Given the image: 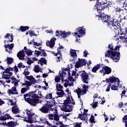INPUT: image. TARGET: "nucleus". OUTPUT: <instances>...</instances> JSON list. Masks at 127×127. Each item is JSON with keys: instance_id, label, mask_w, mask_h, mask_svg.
<instances>
[{"instance_id": "0eeeda50", "label": "nucleus", "mask_w": 127, "mask_h": 127, "mask_svg": "<svg viewBox=\"0 0 127 127\" xmlns=\"http://www.w3.org/2000/svg\"><path fill=\"white\" fill-rule=\"evenodd\" d=\"M22 86H26V88H22L21 90V94H24L26 91L30 89L29 87L31 86V83H30V81L26 80L25 83H22Z\"/></svg>"}, {"instance_id": "58836bf2", "label": "nucleus", "mask_w": 127, "mask_h": 127, "mask_svg": "<svg viewBox=\"0 0 127 127\" xmlns=\"http://www.w3.org/2000/svg\"><path fill=\"white\" fill-rule=\"evenodd\" d=\"M14 122L11 121L7 123V126L8 127H14Z\"/></svg>"}, {"instance_id": "c756f323", "label": "nucleus", "mask_w": 127, "mask_h": 127, "mask_svg": "<svg viewBox=\"0 0 127 127\" xmlns=\"http://www.w3.org/2000/svg\"><path fill=\"white\" fill-rule=\"evenodd\" d=\"M57 95L59 96V97H63V95H65V93H64V90H57Z\"/></svg>"}, {"instance_id": "6e6d98bb", "label": "nucleus", "mask_w": 127, "mask_h": 127, "mask_svg": "<svg viewBox=\"0 0 127 127\" xmlns=\"http://www.w3.org/2000/svg\"><path fill=\"white\" fill-rule=\"evenodd\" d=\"M91 106H92V108H97L98 107V102H95L93 104H91Z\"/></svg>"}, {"instance_id": "a211bd4d", "label": "nucleus", "mask_w": 127, "mask_h": 127, "mask_svg": "<svg viewBox=\"0 0 127 127\" xmlns=\"http://www.w3.org/2000/svg\"><path fill=\"white\" fill-rule=\"evenodd\" d=\"M119 29H120V33L119 34L120 35H127V28H122V26L121 24L119 25Z\"/></svg>"}, {"instance_id": "2eb2a0df", "label": "nucleus", "mask_w": 127, "mask_h": 127, "mask_svg": "<svg viewBox=\"0 0 127 127\" xmlns=\"http://www.w3.org/2000/svg\"><path fill=\"white\" fill-rule=\"evenodd\" d=\"M77 30L79 35H85L86 34V29L84 28V26L79 27Z\"/></svg>"}, {"instance_id": "c85d7f7f", "label": "nucleus", "mask_w": 127, "mask_h": 127, "mask_svg": "<svg viewBox=\"0 0 127 127\" xmlns=\"http://www.w3.org/2000/svg\"><path fill=\"white\" fill-rule=\"evenodd\" d=\"M20 31L21 32H24V31H26V30H28L29 29V26H21L20 27Z\"/></svg>"}, {"instance_id": "bb28decb", "label": "nucleus", "mask_w": 127, "mask_h": 127, "mask_svg": "<svg viewBox=\"0 0 127 127\" xmlns=\"http://www.w3.org/2000/svg\"><path fill=\"white\" fill-rule=\"evenodd\" d=\"M12 112L13 114L19 113V109L17 108V106L14 105L12 108Z\"/></svg>"}, {"instance_id": "680f3d73", "label": "nucleus", "mask_w": 127, "mask_h": 127, "mask_svg": "<svg viewBox=\"0 0 127 127\" xmlns=\"http://www.w3.org/2000/svg\"><path fill=\"white\" fill-rule=\"evenodd\" d=\"M60 59H62V55L57 57V62H60V61H61Z\"/></svg>"}, {"instance_id": "4c0bfd02", "label": "nucleus", "mask_w": 127, "mask_h": 127, "mask_svg": "<svg viewBox=\"0 0 127 127\" xmlns=\"http://www.w3.org/2000/svg\"><path fill=\"white\" fill-rule=\"evenodd\" d=\"M63 86L61 85V84L57 83L56 85V91L58 90H63Z\"/></svg>"}, {"instance_id": "a878e982", "label": "nucleus", "mask_w": 127, "mask_h": 127, "mask_svg": "<svg viewBox=\"0 0 127 127\" xmlns=\"http://www.w3.org/2000/svg\"><path fill=\"white\" fill-rule=\"evenodd\" d=\"M76 51L77 50H73L72 49H70V54L71 57H73L74 58H75V57H77V53H76Z\"/></svg>"}, {"instance_id": "603ef678", "label": "nucleus", "mask_w": 127, "mask_h": 127, "mask_svg": "<svg viewBox=\"0 0 127 127\" xmlns=\"http://www.w3.org/2000/svg\"><path fill=\"white\" fill-rule=\"evenodd\" d=\"M34 71L35 73H39V67L38 66H35Z\"/></svg>"}, {"instance_id": "9d476101", "label": "nucleus", "mask_w": 127, "mask_h": 127, "mask_svg": "<svg viewBox=\"0 0 127 127\" xmlns=\"http://www.w3.org/2000/svg\"><path fill=\"white\" fill-rule=\"evenodd\" d=\"M39 111L43 114H48L50 113V111H52V108L48 107V106L45 104L39 109Z\"/></svg>"}, {"instance_id": "a19ab883", "label": "nucleus", "mask_w": 127, "mask_h": 127, "mask_svg": "<svg viewBox=\"0 0 127 127\" xmlns=\"http://www.w3.org/2000/svg\"><path fill=\"white\" fill-rule=\"evenodd\" d=\"M73 34H74L75 37L76 38L75 41L76 42H79V40L78 39V37L79 38H80V37H81V36H80V35H78L77 32H75V33H74Z\"/></svg>"}, {"instance_id": "cd10ccee", "label": "nucleus", "mask_w": 127, "mask_h": 127, "mask_svg": "<svg viewBox=\"0 0 127 127\" xmlns=\"http://www.w3.org/2000/svg\"><path fill=\"white\" fill-rule=\"evenodd\" d=\"M82 87L83 88V89H81L82 91V93L87 94V91L89 89L88 86L86 85V84H83V85H82Z\"/></svg>"}, {"instance_id": "20e7f679", "label": "nucleus", "mask_w": 127, "mask_h": 127, "mask_svg": "<svg viewBox=\"0 0 127 127\" xmlns=\"http://www.w3.org/2000/svg\"><path fill=\"white\" fill-rule=\"evenodd\" d=\"M120 24H121L119 22V20L113 19L110 23L107 24V27L112 31H117L119 29Z\"/></svg>"}, {"instance_id": "423d86ee", "label": "nucleus", "mask_w": 127, "mask_h": 127, "mask_svg": "<svg viewBox=\"0 0 127 127\" xmlns=\"http://www.w3.org/2000/svg\"><path fill=\"white\" fill-rule=\"evenodd\" d=\"M25 100L31 106H33V107H35L37 104H38L39 102V98H31L30 97L27 98V99H25Z\"/></svg>"}, {"instance_id": "e2e57ef3", "label": "nucleus", "mask_w": 127, "mask_h": 127, "mask_svg": "<svg viewBox=\"0 0 127 127\" xmlns=\"http://www.w3.org/2000/svg\"><path fill=\"white\" fill-rule=\"evenodd\" d=\"M69 69H70V66L69 65V64H68L67 68H63V71H64V72H65V71H67L68 72L69 70Z\"/></svg>"}, {"instance_id": "b1692460", "label": "nucleus", "mask_w": 127, "mask_h": 127, "mask_svg": "<svg viewBox=\"0 0 127 127\" xmlns=\"http://www.w3.org/2000/svg\"><path fill=\"white\" fill-rule=\"evenodd\" d=\"M34 114H27L28 119L27 120H25L26 123H29L30 124H32L33 123V120H32V116H34Z\"/></svg>"}, {"instance_id": "864d4df0", "label": "nucleus", "mask_w": 127, "mask_h": 127, "mask_svg": "<svg viewBox=\"0 0 127 127\" xmlns=\"http://www.w3.org/2000/svg\"><path fill=\"white\" fill-rule=\"evenodd\" d=\"M41 51L42 52V54H41L40 56H44V57L47 56V54H46V52H45V51H44V50H43Z\"/></svg>"}, {"instance_id": "f03ea898", "label": "nucleus", "mask_w": 127, "mask_h": 127, "mask_svg": "<svg viewBox=\"0 0 127 127\" xmlns=\"http://www.w3.org/2000/svg\"><path fill=\"white\" fill-rule=\"evenodd\" d=\"M106 3H107L106 0H97L95 4V7H96L97 10H104V9L110 10V8L111 6V4L108 3L107 5H105Z\"/></svg>"}, {"instance_id": "7ed1b4c3", "label": "nucleus", "mask_w": 127, "mask_h": 127, "mask_svg": "<svg viewBox=\"0 0 127 127\" xmlns=\"http://www.w3.org/2000/svg\"><path fill=\"white\" fill-rule=\"evenodd\" d=\"M102 10H97L98 15H96V16L101 18L103 22H106L108 24L114 18H112L110 15L106 14L105 13L102 12Z\"/></svg>"}, {"instance_id": "dca6fc26", "label": "nucleus", "mask_w": 127, "mask_h": 127, "mask_svg": "<svg viewBox=\"0 0 127 127\" xmlns=\"http://www.w3.org/2000/svg\"><path fill=\"white\" fill-rule=\"evenodd\" d=\"M4 38L6 39L7 38V39H8L7 42H12V41H13V35H12V34L7 33L4 36Z\"/></svg>"}, {"instance_id": "f8f14e48", "label": "nucleus", "mask_w": 127, "mask_h": 127, "mask_svg": "<svg viewBox=\"0 0 127 127\" xmlns=\"http://www.w3.org/2000/svg\"><path fill=\"white\" fill-rule=\"evenodd\" d=\"M4 48H5V51L6 52H8L9 54H10L12 53V51H11V49L14 47V44L12 43L11 44H5L4 45ZM7 48H9V49H11L10 50L8 51L7 50Z\"/></svg>"}, {"instance_id": "bf43d9fd", "label": "nucleus", "mask_w": 127, "mask_h": 127, "mask_svg": "<svg viewBox=\"0 0 127 127\" xmlns=\"http://www.w3.org/2000/svg\"><path fill=\"white\" fill-rule=\"evenodd\" d=\"M35 54L37 55V56H39L41 54V52L37 50L35 51Z\"/></svg>"}, {"instance_id": "13d9d810", "label": "nucleus", "mask_w": 127, "mask_h": 127, "mask_svg": "<svg viewBox=\"0 0 127 127\" xmlns=\"http://www.w3.org/2000/svg\"><path fill=\"white\" fill-rule=\"evenodd\" d=\"M31 86L32 85V84H35L36 83V80H35V78L33 77V78H32V80H31Z\"/></svg>"}, {"instance_id": "39448f33", "label": "nucleus", "mask_w": 127, "mask_h": 127, "mask_svg": "<svg viewBox=\"0 0 127 127\" xmlns=\"http://www.w3.org/2000/svg\"><path fill=\"white\" fill-rule=\"evenodd\" d=\"M78 74H79L83 83L89 84L90 76H89V74L87 73L86 71L83 70L78 71Z\"/></svg>"}, {"instance_id": "7c9ffc66", "label": "nucleus", "mask_w": 127, "mask_h": 127, "mask_svg": "<svg viewBox=\"0 0 127 127\" xmlns=\"http://www.w3.org/2000/svg\"><path fill=\"white\" fill-rule=\"evenodd\" d=\"M79 61H80V64L83 66H86V64H87V62H86V60L85 59H80L78 58Z\"/></svg>"}, {"instance_id": "5701e85b", "label": "nucleus", "mask_w": 127, "mask_h": 127, "mask_svg": "<svg viewBox=\"0 0 127 127\" xmlns=\"http://www.w3.org/2000/svg\"><path fill=\"white\" fill-rule=\"evenodd\" d=\"M61 36L63 38H66L67 36H69L71 34V32H65V31H60Z\"/></svg>"}, {"instance_id": "4468645a", "label": "nucleus", "mask_w": 127, "mask_h": 127, "mask_svg": "<svg viewBox=\"0 0 127 127\" xmlns=\"http://www.w3.org/2000/svg\"><path fill=\"white\" fill-rule=\"evenodd\" d=\"M25 54H24V50H22L20 51L17 54V57L19 58V60H24Z\"/></svg>"}, {"instance_id": "37998d69", "label": "nucleus", "mask_w": 127, "mask_h": 127, "mask_svg": "<svg viewBox=\"0 0 127 127\" xmlns=\"http://www.w3.org/2000/svg\"><path fill=\"white\" fill-rule=\"evenodd\" d=\"M89 122L91 124H95V117H94V116L91 115V116L89 119Z\"/></svg>"}, {"instance_id": "de8ad7c7", "label": "nucleus", "mask_w": 127, "mask_h": 127, "mask_svg": "<svg viewBox=\"0 0 127 127\" xmlns=\"http://www.w3.org/2000/svg\"><path fill=\"white\" fill-rule=\"evenodd\" d=\"M44 126L47 125V127H51V124L49 123V122L48 121H45L44 123Z\"/></svg>"}, {"instance_id": "ddd939ff", "label": "nucleus", "mask_w": 127, "mask_h": 127, "mask_svg": "<svg viewBox=\"0 0 127 127\" xmlns=\"http://www.w3.org/2000/svg\"><path fill=\"white\" fill-rule=\"evenodd\" d=\"M103 69H104V72H103V76H105L106 74L109 75L112 73V68L107 65L103 66Z\"/></svg>"}, {"instance_id": "412c9836", "label": "nucleus", "mask_w": 127, "mask_h": 127, "mask_svg": "<svg viewBox=\"0 0 127 127\" xmlns=\"http://www.w3.org/2000/svg\"><path fill=\"white\" fill-rule=\"evenodd\" d=\"M101 63L96 64L92 68L91 70L92 72H93V73H97V71L101 68Z\"/></svg>"}, {"instance_id": "49530a36", "label": "nucleus", "mask_w": 127, "mask_h": 127, "mask_svg": "<svg viewBox=\"0 0 127 127\" xmlns=\"http://www.w3.org/2000/svg\"><path fill=\"white\" fill-rule=\"evenodd\" d=\"M68 104H71V100L66 99L64 102V105H69Z\"/></svg>"}, {"instance_id": "c03bdc74", "label": "nucleus", "mask_w": 127, "mask_h": 127, "mask_svg": "<svg viewBox=\"0 0 127 127\" xmlns=\"http://www.w3.org/2000/svg\"><path fill=\"white\" fill-rule=\"evenodd\" d=\"M7 93H8L9 95H10V94L11 95H17V94H18L17 92L14 93L12 90L10 89L8 90Z\"/></svg>"}, {"instance_id": "72a5a7b5", "label": "nucleus", "mask_w": 127, "mask_h": 127, "mask_svg": "<svg viewBox=\"0 0 127 127\" xmlns=\"http://www.w3.org/2000/svg\"><path fill=\"white\" fill-rule=\"evenodd\" d=\"M66 74H67V73H66L65 71H64L63 70H62V73L60 74V76L62 78V82H63L64 77H65V76H66Z\"/></svg>"}, {"instance_id": "052dcab7", "label": "nucleus", "mask_w": 127, "mask_h": 127, "mask_svg": "<svg viewBox=\"0 0 127 127\" xmlns=\"http://www.w3.org/2000/svg\"><path fill=\"white\" fill-rule=\"evenodd\" d=\"M5 71H13V67L8 66V68H7L5 69Z\"/></svg>"}, {"instance_id": "6ab92c4d", "label": "nucleus", "mask_w": 127, "mask_h": 127, "mask_svg": "<svg viewBox=\"0 0 127 127\" xmlns=\"http://www.w3.org/2000/svg\"><path fill=\"white\" fill-rule=\"evenodd\" d=\"M110 83H116L117 82L118 86H119V84L121 83V81H120V79H119V78L118 77H114V75L110 77Z\"/></svg>"}, {"instance_id": "0e129e2a", "label": "nucleus", "mask_w": 127, "mask_h": 127, "mask_svg": "<svg viewBox=\"0 0 127 127\" xmlns=\"http://www.w3.org/2000/svg\"><path fill=\"white\" fill-rule=\"evenodd\" d=\"M5 117H6V120H11L12 119V118L7 114H5Z\"/></svg>"}, {"instance_id": "473e14b6", "label": "nucleus", "mask_w": 127, "mask_h": 127, "mask_svg": "<svg viewBox=\"0 0 127 127\" xmlns=\"http://www.w3.org/2000/svg\"><path fill=\"white\" fill-rule=\"evenodd\" d=\"M44 98L49 100H52L53 99V97H52V93H47L46 96L44 97Z\"/></svg>"}, {"instance_id": "6e6552de", "label": "nucleus", "mask_w": 127, "mask_h": 127, "mask_svg": "<svg viewBox=\"0 0 127 127\" xmlns=\"http://www.w3.org/2000/svg\"><path fill=\"white\" fill-rule=\"evenodd\" d=\"M73 106L72 105H62L61 107V111L65 112V113H69L73 111Z\"/></svg>"}, {"instance_id": "ea45409f", "label": "nucleus", "mask_w": 127, "mask_h": 127, "mask_svg": "<svg viewBox=\"0 0 127 127\" xmlns=\"http://www.w3.org/2000/svg\"><path fill=\"white\" fill-rule=\"evenodd\" d=\"M75 68H80V67H83L82 65L81 64V63H80V61L78 60V61L76 62L75 65Z\"/></svg>"}, {"instance_id": "1a4fd4ad", "label": "nucleus", "mask_w": 127, "mask_h": 127, "mask_svg": "<svg viewBox=\"0 0 127 127\" xmlns=\"http://www.w3.org/2000/svg\"><path fill=\"white\" fill-rule=\"evenodd\" d=\"M36 93V91H34L29 92L28 93L25 94V95H24V100H26V99H27L26 97H31V99L39 98V96L35 94Z\"/></svg>"}, {"instance_id": "5fc2aeb1", "label": "nucleus", "mask_w": 127, "mask_h": 127, "mask_svg": "<svg viewBox=\"0 0 127 127\" xmlns=\"http://www.w3.org/2000/svg\"><path fill=\"white\" fill-rule=\"evenodd\" d=\"M32 63H34L33 61H31L29 58L28 59V61L27 62V64L28 65H31Z\"/></svg>"}, {"instance_id": "aec40b11", "label": "nucleus", "mask_w": 127, "mask_h": 127, "mask_svg": "<svg viewBox=\"0 0 127 127\" xmlns=\"http://www.w3.org/2000/svg\"><path fill=\"white\" fill-rule=\"evenodd\" d=\"M55 104H56V102L54 100H53L47 101L46 105L48 106V108L52 109L51 108H52V107H54V106H55Z\"/></svg>"}, {"instance_id": "2f4dec72", "label": "nucleus", "mask_w": 127, "mask_h": 127, "mask_svg": "<svg viewBox=\"0 0 127 127\" xmlns=\"http://www.w3.org/2000/svg\"><path fill=\"white\" fill-rule=\"evenodd\" d=\"M7 61V64H11L13 62V59L12 58L7 57L5 62Z\"/></svg>"}, {"instance_id": "c9c22d12", "label": "nucleus", "mask_w": 127, "mask_h": 127, "mask_svg": "<svg viewBox=\"0 0 127 127\" xmlns=\"http://www.w3.org/2000/svg\"><path fill=\"white\" fill-rule=\"evenodd\" d=\"M119 86H120V85L119 84ZM119 86H117L116 85V84H113L111 86V90H112V91H118V88H119Z\"/></svg>"}, {"instance_id": "e433bc0d", "label": "nucleus", "mask_w": 127, "mask_h": 127, "mask_svg": "<svg viewBox=\"0 0 127 127\" xmlns=\"http://www.w3.org/2000/svg\"><path fill=\"white\" fill-rule=\"evenodd\" d=\"M74 92H75L77 94L81 95L82 93H83V90H82L81 88H78L77 89H75V91H74Z\"/></svg>"}, {"instance_id": "a18cd8bd", "label": "nucleus", "mask_w": 127, "mask_h": 127, "mask_svg": "<svg viewBox=\"0 0 127 127\" xmlns=\"http://www.w3.org/2000/svg\"><path fill=\"white\" fill-rule=\"evenodd\" d=\"M26 70H28V68H27L26 69H25L24 72H23V75H25V76H27L30 74V72L26 71Z\"/></svg>"}, {"instance_id": "f704fd0d", "label": "nucleus", "mask_w": 127, "mask_h": 127, "mask_svg": "<svg viewBox=\"0 0 127 127\" xmlns=\"http://www.w3.org/2000/svg\"><path fill=\"white\" fill-rule=\"evenodd\" d=\"M60 121V118H59V115L58 114H54V121Z\"/></svg>"}, {"instance_id": "774afa93", "label": "nucleus", "mask_w": 127, "mask_h": 127, "mask_svg": "<svg viewBox=\"0 0 127 127\" xmlns=\"http://www.w3.org/2000/svg\"><path fill=\"white\" fill-rule=\"evenodd\" d=\"M55 41H56V38H52L50 40V42H53L55 44Z\"/></svg>"}, {"instance_id": "79ce46f5", "label": "nucleus", "mask_w": 127, "mask_h": 127, "mask_svg": "<svg viewBox=\"0 0 127 127\" xmlns=\"http://www.w3.org/2000/svg\"><path fill=\"white\" fill-rule=\"evenodd\" d=\"M53 123L54 125H56V126H60V125H63V123L61 122L60 120L53 121Z\"/></svg>"}, {"instance_id": "09e8293b", "label": "nucleus", "mask_w": 127, "mask_h": 127, "mask_svg": "<svg viewBox=\"0 0 127 127\" xmlns=\"http://www.w3.org/2000/svg\"><path fill=\"white\" fill-rule=\"evenodd\" d=\"M48 118L51 120H54V115L48 114Z\"/></svg>"}, {"instance_id": "8fccbe9b", "label": "nucleus", "mask_w": 127, "mask_h": 127, "mask_svg": "<svg viewBox=\"0 0 127 127\" xmlns=\"http://www.w3.org/2000/svg\"><path fill=\"white\" fill-rule=\"evenodd\" d=\"M61 80V78H60V77L59 76H57L55 78V81L56 83H58L59 82H60V80Z\"/></svg>"}, {"instance_id": "69168bd1", "label": "nucleus", "mask_w": 127, "mask_h": 127, "mask_svg": "<svg viewBox=\"0 0 127 127\" xmlns=\"http://www.w3.org/2000/svg\"><path fill=\"white\" fill-rule=\"evenodd\" d=\"M27 80H29V81H32V79H33V76L30 75V76H28L26 77Z\"/></svg>"}, {"instance_id": "338daca9", "label": "nucleus", "mask_w": 127, "mask_h": 127, "mask_svg": "<svg viewBox=\"0 0 127 127\" xmlns=\"http://www.w3.org/2000/svg\"><path fill=\"white\" fill-rule=\"evenodd\" d=\"M54 45H55V44L54 42H50L49 47L50 48H53L54 47Z\"/></svg>"}, {"instance_id": "f257e3e1", "label": "nucleus", "mask_w": 127, "mask_h": 127, "mask_svg": "<svg viewBox=\"0 0 127 127\" xmlns=\"http://www.w3.org/2000/svg\"><path fill=\"white\" fill-rule=\"evenodd\" d=\"M120 48H121L120 45L115 47L113 44H109L108 46V50L105 52V57H110L114 62H118L121 59Z\"/></svg>"}, {"instance_id": "f3484780", "label": "nucleus", "mask_w": 127, "mask_h": 127, "mask_svg": "<svg viewBox=\"0 0 127 127\" xmlns=\"http://www.w3.org/2000/svg\"><path fill=\"white\" fill-rule=\"evenodd\" d=\"M115 12L116 13H119L120 16H121V14H125V13H126V8L122 9L119 7H117L115 9Z\"/></svg>"}, {"instance_id": "4be33fe9", "label": "nucleus", "mask_w": 127, "mask_h": 127, "mask_svg": "<svg viewBox=\"0 0 127 127\" xmlns=\"http://www.w3.org/2000/svg\"><path fill=\"white\" fill-rule=\"evenodd\" d=\"M38 64H40L41 66H43V64L47 65V61L45 58H41L38 62Z\"/></svg>"}, {"instance_id": "3c124183", "label": "nucleus", "mask_w": 127, "mask_h": 127, "mask_svg": "<svg viewBox=\"0 0 127 127\" xmlns=\"http://www.w3.org/2000/svg\"><path fill=\"white\" fill-rule=\"evenodd\" d=\"M9 102L11 103V106H15V105H16V102H13L12 99H9Z\"/></svg>"}, {"instance_id": "393cba45", "label": "nucleus", "mask_w": 127, "mask_h": 127, "mask_svg": "<svg viewBox=\"0 0 127 127\" xmlns=\"http://www.w3.org/2000/svg\"><path fill=\"white\" fill-rule=\"evenodd\" d=\"M24 49L25 50V52L28 56H31L32 55V51H31L30 49H27L26 47H24Z\"/></svg>"}, {"instance_id": "4d7b16f0", "label": "nucleus", "mask_w": 127, "mask_h": 127, "mask_svg": "<svg viewBox=\"0 0 127 127\" xmlns=\"http://www.w3.org/2000/svg\"><path fill=\"white\" fill-rule=\"evenodd\" d=\"M0 121H6V116H2V115L1 116V117H0Z\"/></svg>"}, {"instance_id": "9b49d317", "label": "nucleus", "mask_w": 127, "mask_h": 127, "mask_svg": "<svg viewBox=\"0 0 127 127\" xmlns=\"http://www.w3.org/2000/svg\"><path fill=\"white\" fill-rule=\"evenodd\" d=\"M78 118L81 121H84L88 124V114L86 113V112H84L83 114H79Z\"/></svg>"}]
</instances>
